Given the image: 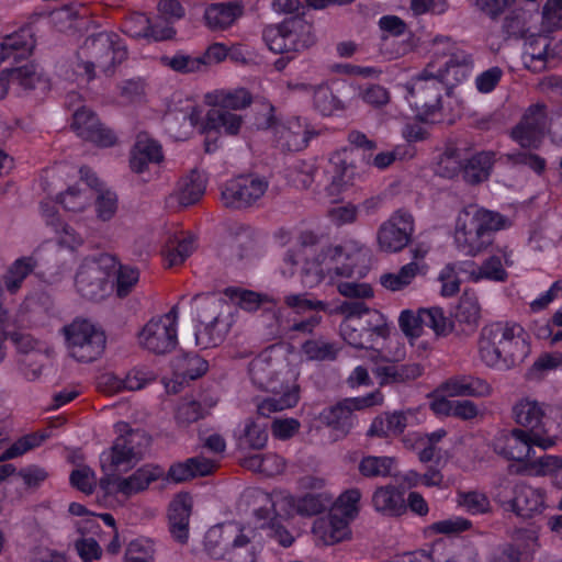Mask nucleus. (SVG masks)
<instances>
[{
	"mask_svg": "<svg viewBox=\"0 0 562 562\" xmlns=\"http://www.w3.org/2000/svg\"><path fill=\"white\" fill-rule=\"evenodd\" d=\"M481 360L491 368L508 370L521 363L530 352L528 335L514 322H495L480 333Z\"/></svg>",
	"mask_w": 562,
	"mask_h": 562,
	"instance_id": "1",
	"label": "nucleus"
},
{
	"mask_svg": "<svg viewBox=\"0 0 562 562\" xmlns=\"http://www.w3.org/2000/svg\"><path fill=\"white\" fill-rule=\"evenodd\" d=\"M282 361L272 357L271 350H265L248 366L252 383L272 395L263 398L258 405V414L269 417L271 413L291 408L299 402L297 391L284 386L280 379Z\"/></svg>",
	"mask_w": 562,
	"mask_h": 562,
	"instance_id": "2",
	"label": "nucleus"
},
{
	"mask_svg": "<svg viewBox=\"0 0 562 562\" xmlns=\"http://www.w3.org/2000/svg\"><path fill=\"white\" fill-rule=\"evenodd\" d=\"M505 218L475 206L462 210L454 231V244L464 256L475 257L492 243V233L504 227Z\"/></svg>",
	"mask_w": 562,
	"mask_h": 562,
	"instance_id": "3",
	"label": "nucleus"
},
{
	"mask_svg": "<svg viewBox=\"0 0 562 562\" xmlns=\"http://www.w3.org/2000/svg\"><path fill=\"white\" fill-rule=\"evenodd\" d=\"M368 251L357 241L346 240L340 245L327 246L317 256L316 262L310 268L302 270L301 281L306 288H313L324 279V269L322 265H327L328 271H334L336 276L350 278L355 274H361L357 270L359 263L367 260Z\"/></svg>",
	"mask_w": 562,
	"mask_h": 562,
	"instance_id": "4",
	"label": "nucleus"
},
{
	"mask_svg": "<svg viewBox=\"0 0 562 562\" xmlns=\"http://www.w3.org/2000/svg\"><path fill=\"white\" fill-rule=\"evenodd\" d=\"M249 503L257 507L254 515L258 528L266 529L267 536L277 540L283 547H290L294 538L282 526L281 519L290 516L294 510V498L282 492L267 493L260 488H252L246 493Z\"/></svg>",
	"mask_w": 562,
	"mask_h": 562,
	"instance_id": "5",
	"label": "nucleus"
},
{
	"mask_svg": "<svg viewBox=\"0 0 562 562\" xmlns=\"http://www.w3.org/2000/svg\"><path fill=\"white\" fill-rule=\"evenodd\" d=\"M429 64L405 87V99L423 122L434 123L441 111L442 93L448 89L447 71H434Z\"/></svg>",
	"mask_w": 562,
	"mask_h": 562,
	"instance_id": "6",
	"label": "nucleus"
},
{
	"mask_svg": "<svg viewBox=\"0 0 562 562\" xmlns=\"http://www.w3.org/2000/svg\"><path fill=\"white\" fill-rule=\"evenodd\" d=\"M127 58V48L122 38L112 32H100L88 36L78 52V69L88 80L94 78V69L105 74Z\"/></svg>",
	"mask_w": 562,
	"mask_h": 562,
	"instance_id": "7",
	"label": "nucleus"
},
{
	"mask_svg": "<svg viewBox=\"0 0 562 562\" xmlns=\"http://www.w3.org/2000/svg\"><path fill=\"white\" fill-rule=\"evenodd\" d=\"M262 40L276 54H291L294 58L316 43L314 26L304 14H294L280 23L270 24L262 30Z\"/></svg>",
	"mask_w": 562,
	"mask_h": 562,
	"instance_id": "8",
	"label": "nucleus"
},
{
	"mask_svg": "<svg viewBox=\"0 0 562 562\" xmlns=\"http://www.w3.org/2000/svg\"><path fill=\"white\" fill-rule=\"evenodd\" d=\"M116 428L121 435L115 439L111 450L103 452L100 459L102 470L108 474L125 470L136 463L149 442L143 430H133L124 423L117 424Z\"/></svg>",
	"mask_w": 562,
	"mask_h": 562,
	"instance_id": "9",
	"label": "nucleus"
},
{
	"mask_svg": "<svg viewBox=\"0 0 562 562\" xmlns=\"http://www.w3.org/2000/svg\"><path fill=\"white\" fill-rule=\"evenodd\" d=\"M61 333L69 356L79 362H92L104 351L105 335L89 321L75 319L65 325Z\"/></svg>",
	"mask_w": 562,
	"mask_h": 562,
	"instance_id": "10",
	"label": "nucleus"
},
{
	"mask_svg": "<svg viewBox=\"0 0 562 562\" xmlns=\"http://www.w3.org/2000/svg\"><path fill=\"white\" fill-rule=\"evenodd\" d=\"M115 261L110 256L85 259L75 276L77 293L90 301H99L106 296L109 278Z\"/></svg>",
	"mask_w": 562,
	"mask_h": 562,
	"instance_id": "11",
	"label": "nucleus"
},
{
	"mask_svg": "<svg viewBox=\"0 0 562 562\" xmlns=\"http://www.w3.org/2000/svg\"><path fill=\"white\" fill-rule=\"evenodd\" d=\"M178 306L158 317L149 319L139 333V345L156 355H165L178 344Z\"/></svg>",
	"mask_w": 562,
	"mask_h": 562,
	"instance_id": "12",
	"label": "nucleus"
},
{
	"mask_svg": "<svg viewBox=\"0 0 562 562\" xmlns=\"http://www.w3.org/2000/svg\"><path fill=\"white\" fill-rule=\"evenodd\" d=\"M372 319L349 318L340 324V336L358 349H373L380 338L385 339L390 329L382 314L371 313Z\"/></svg>",
	"mask_w": 562,
	"mask_h": 562,
	"instance_id": "13",
	"label": "nucleus"
},
{
	"mask_svg": "<svg viewBox=\"0 0 562 562\" xmlns=\"http://www.w3.org/2000/svg\"><path fill=\"white\" fill-rule=\"evenodd\" d=\"M268 189L263 177L245 175L227 181L222 189V202L226 207L246 209L260 200Z\"/></svg>",
	"mask_w": 562,
	"mask_h": 562,
	"instance_id": "14",
	"label": "nucleus"
},
{
	"mask_svg": "<svg viewBox=\"0 0 562 562\" xmlns=\"http://www.w3.org/2000/svg\"><path fill=\"white\" fill-rule=\"evenodd\" d=\"M554 439L536 440V437L527 430L515 428L510 431H502L493 439L492 447L495 453L507 460L524 461L530 457L532 446L542 449L552 447Z\"/></svg>",
	"mask_w": 562,
	"mask_h": 562,
	"instance_id": "15",
	"label": "nucleus"
},
{
	"mask_svg": "<svg viewBox=\"0 0 562 562\" xmlns=\"http://www.w3.org/2000/svg\"><path fill=\"white\" fill-rule=\"evenodd\" d=\"M383 402V394L375 390L364 396L345 398L323 411L322 419L328 426L347 434L353 425V411L363 409Z\"/></svg>",
	"mask_w": 562,
	"mask_h": 562,
	"instance_id": "16",
	"label": "nucleus"
},
{
	"mask_svg": "<svg viewBox=\"0 0 562 562\" xmlns=\"http://www.w3.org/2000/svg\"><path fill=\"white\" fill-rule=\"evenodd\" d=\"M514 496L508 498L503 491H497L494 499L506 510L520 517H532L540 514L544 505V491L526 483H518L513 488Z\"/></svg>",
	"mask_w": 562,
	"mask_h": 562,
	"instance_id": "17",
	"label": "nucleus"
},
{
	"mask_svg": "<svg viewBox=\"0 0 562 562\" xmlns=\"http://www.w3.org/2000/svg\"><path fill=\"white\" fill-rule=\"evenodd\" d=\"M414 218L411 213L398 210L378 231V244L385 252L401 251L411 241Z\"/></svg>",
	"mask_w": 562,
	"mask_h": 562,
	"instance_id": "18",
	"label": "nucleus"
},
{
	"mask_svg": "<svg viewBox=\"0 0 562 562\" xmlns=\"http://www.w3.org/2000/svg\"><path fill=\"white\" fill-rule=\"evenodd\" d=\"M338 292L349 299L338 304L334 310H328L329 314L336 313L342 315L344 319L349 318H364L372 319L371 313H379L375 310H370L362 299L373 296V290L368 283L357 282H340L337 285Z\"/></svg>",
	"mask_w": 562,
	"mask_h": 562,
	"instance_id": "19",
	"label": "nucleus"
},
{
	"mask_svg": "<svg viewBox=\"0 0 562 562\" xmlns=\"http://www.w3.org/2000/svg\"><path fill=\"white\" fill-rule=\"evenodd\" d=\"M515 422L524 427L536 440L554 439L549 435L552 423L546 415L543 405L530 398L518 401L513 407Z\"/></svg>",
	"mask_w": 562,
	"mask_h": 562,
	"instance_id": "20",
	"label": "nucleus"
},
{
	"mask_svg": "<svg viewBox=\"0 0 562 562\" xmlns=\"http://www.w3.org/2000/svg\"><path fill=\"white\" fill-rule=\"evenodd\" d=\"M559 56L551 48V41L542 34H529L524 42L521 60L528 70L535 74L542 72L554 67Z\"/></svg>",
	"mask_w": 562,
	"mask_h": 562,
	"instance_id": "21",
	"label": "nucleus"
},
{
	"mask_svg": "<svg viewBox=\"0 0 562 562\" xmlns=\"http://www.w3.org/2000/svg\"><path fill=\"white\" fill-rule=\"evenodd\" d=\"M546 124V106L539 103L530 105L521 121L512 131V137L521 147L536 148L543 136Z\"/></svg>",
	"mask_w": 562,
	"mask_h": 562,
	"instance_id": "22",
	"label": "nucleus"
},
{
	"mask_svg": "<svg viewBox=\"0 0 562 562\" xmlns=\"http://www.w3.org/2000/svg\"><path fill=\"white\" fill-rule=\"evenodd\" d=\"M71 126L79 137L98 146L109 147L115 144L114 133L103 126L95 114L86 108L74 113Z\"/></svg>",
	"mask_w": 562,
	"mask_h": 562,
	"instance_id": "23",
	"label": "nucleus"
},
{
	"mask_svg": "<svg viewBox=\"0 0 562 562\" xmlns=\"http://www.w3.org/2000/svg\"><path fill=\"white\" fill-rule=\"evenodd\" d=\"M348 149L335 153L325 169L327 183L326 193L333 201H336L339 194L352 182L355 167L347 161Z\"/></svg>",
	"mask_w": 562,
	"mask_h": 562,
	"instance_id": "24",
	"label": "nucleus"
},
{
	"mask_svg": "<svg viewBox=\"0 0 562 562\" xmlns=\"http://www.w3.org/2000/svg\"><path fill=\"white\" fill-rule=\"evenodd\" d=\"M272 130L277 146L289 151H299L305 148L314 134L305 121L300 117L274 124Z\"/></svg>",
	"mask_w": 562,
	"mask_h": 562,
	"instance_id": "25",
	"label": "nucleus"
},
{
	"mask_svg": "<svg viewBox=\"0 0 562 562\" xmlns=\"http://www.w3.org/2000/svg\"><path fill=\"white\" fill-rule=\"evenodd\" d=\"M164 160V153L158 140L142 132L136 136L130 154V167L136 173H143L150 165H158Z\"/></svg>",
	"mask_w": 562,
	"mask_h": 562,
	"instance_id": "26",
	"label": "nucleus"
},
{
	"mask_svg": "<svg viewBox=\"0 0 562 562\" xmlns=\"http://www.w3.org/2000/svg\"><path fill=\"white\" fill-rule=\"evenodd\" d=\"M35 47V38L31 27H22L7 35L0 42V65L5 61L19 63L27 58Z\"/></svg>",
	"mask_w": 562,
	"mask_h": 562,
	"instance_id": "27",
	"label": "nucleus"
},
{
	"mask_svg": "<svg viewBox=\"0 0 562 562\" xmlns=\"http://www.w3.org/2000/svg\"><path fill=\"white\" fill-rule=\"evenodd\" d=\"M191 509L192 499L188 495H178L169 505V531L172 538L182 544L189 539Z\"/></svg>",
	"mask_w": 562,
	"mask_h": 562,
	"instance_id": "28",
	"label": "nucleus"
},
{
	"mask_svg": "<svg viewBox=\"0 0 562 562\" xmlns=\"http://www.w3.org/2000/svg\"><path fill=\"white\" fill-rule=\"evenodd\" d=\"M244 13L240 1L212 3L205 8L204 21L212 31H222L232 26Z\"/></svg>",
	"mask_w": 562,
	"mask_h": 562,
	"instance_id": "29",
	"label": "nucleus"
},
{
	"mask_svg": "<svg viewBox=\"0 0 562 562\" xmlns=\"http://www.w3.org/2000/svg\"><path fill=\"white\" fill-rule=\"evenodd\" d=\"M164 474L160 467L146 464L127 477H117L115 480L116 492L128 497L145 491L150 483L159 480Z\"/></svg>",
	"mask_w": 562,
	"mask_h": 562,
	"instance_id": "30",
	"label": "nucleus"
},
{
	"mask_svg": "<svg viewBox=\"0 0 562 562\" xmlns=\"http://www.w3.org/2000/svg\"><path fill=\"white\" fill-rule=\"evenodd\" d=\"M440 390L448 396L484 397L491 394V386L482 379L472 375H456L446 380Z\"/></svg>",
	"mask_w": 562,
	"mask_h": 562,
	"instance_id": "31",
	"label": "nucleus"
},
{
	"mask_svg": "<svg viewBox=\"0 0 562 562\" xmlns=\"http://www.w3.org/2000/svg\"><path fill=\"white\" fill-rule=\"evenodd\" d=\"M199 324L231 318L229 307L216 294H199L192 299Z\"/></svg>",
	"mask_w": 562,
	"mask_h": 562,
	"instance_id": "32",
	"label": "nucleus"
},
{
	"mask_svg": "<svg viewBox=\"0 0 562 562\" xmlns=\"http://www.w3.org/2000/svg\"><path fill=\"white\" fill-rule=\"evenodd\" d=\"M372 505L387 517H400L406 513L404 494L393 485L378 487L372 495Z\"/></svg>",
	"mask_w": 562,
	"mask_h": 562,
	"instance_id": "33",
	"label": "nucleus"
},
{
	"mask_svg": "<svg viewBox=\"0 0 562 562\" xmlns=\"http://www.w3.org/2000/svg\"><path fill=\"white\" fill-rule=\"evenodd\" d=\"M236 531H238V528L233 524L217 525L210 528L204 536L206 553L215 560L226 559Z\"/></svg>",
	"mask_w": 562,
	"mask_h": 562,
	"instance_id": "34",
	"label": "nucleus"
},
{
	"mask_svg": "<svg viewBox=\"0 0 562 562\" xmlns=\"http://www.w3.org/2000/svg\"><path fill=\"white\" fill-rule=\"evenodd\" d=\"M313 532L324 544L331 546L349 536V522L329 512L327 517L314 522Z\"/></svg>",
	"mask_w": 562,
	"mask_h": 562,
	"instance_id": "35",
	"label": "nucleus"
},
{
	"mask_svg": "<svg viewBox=\"0 0 562 562\" xmlns=\"http://www.w3.org/2000/svg\"><path fill=\"white\" fill-rule=\"evenodd\" d=\"M291 88L294 90L312 92L314 109L324 116L333 115L337 111L344 109L341 100L334 93L333 89L327 83H321L317 86L297 83Z\"/></svg>",
	"mask_w": 562,
	"mask_h": 562,
	"instance_id": "36",
	"label": "nucleus"
},
{
	"mask_svg": "<svg viewBox=\"0 0 562 562\" xmlns=\"http://www.w3.org/2000/svg\"><path fill=\"white\" fill-rule=\"evenodd\" d=\"M409 416H412L409 413L397 411L379 415L372 420L367 436L379 438L398 436L408 426Z\"/></svg>",
	"mask_w": 562,
	"mask_h": 562,
	"instance_id": "37",
	"label": "nucleus"
},
{
	"mask_svg": "<svg viewBox=\"0 0 562 562\" xmlns=\"http://www.w3.org/2000/svg\"><path fill=\"white\" fill-rule=\"evenodd\" d=\"M341 346L324 336H313L301 346V352L308 361H335Z\"/></svg>",
	"mask_w": 562,
	"mask_h": 562,
	"instance_id": "38",
	"label": "nucleus"
},
{
	"mask_svg": "<svg viewBox=\"0 0 562 562\" xmlns=\"http://www.w3.org/2000/svg\"><path fill=\"white\" fill-rule=\"evenodd\" d=\"M231 325V318L199 324L194 333L195 345L201 349L218 346L224 341Z\"/></svg>",
	"mask_w": 562,
	"mask_h": 562,
	"instance_id": "39",
	"label": "nucleus"
},
{
	"mask_svg": "<svg viewBox=\"0 0 562 562\" xmlns=\"http://www.w3.org/2000/svg\"><path fill=\"white\" fill-rule=\"evenodd\" d=\"M243 117L213 103L206 113L205 127L228 135H236L241 126Z\"/></svg>",
	"mask_w": 562,
	"mask_h": 562,
	"instance_id": "40",
	"label": "nucleus"
},
{
	"mask_svg": "<svg viewBox=\"0 0 562 562\" xmlns=\"http://www.w3.org/2000/svg\"><path fill=\"white\" fill-rule=\"evenodd\" d=\"M427 265L411 261L404 265L396 273H384L380 277V283L387 290L396 292L408 286L414 279L426 274Z\"/></svg>",
	"mask_w": 562,
	"mask_h": 562,
	"instance_id": "41",
	"label": "nucleus"
},
{
	"mask_svg": "<svg viewBox=\"0 0 562 562\" xmlns=\"http://www.w3.org/2000/svg\"><path fill=\"white\" fill-rule=\"evenodd\" d=\"M386 362L385 366H379L375 373L381 378L382 383H400L414 380L422 375L423 369L418 363H394L395 360H391L383 357Z\"/></svg>",
	"mask_w": 562,
	"mask_h": 562,
	"instance_id": "42",
	"label": "nucleus"
},
{
	"mask_svg": "<svg viewBox=\"0 0 562 562\" xmlns=\"http://www.w3.org/2000/svg\"><path fill=\"white\" fill-rule=\"evenodd\" d=\"M465 160V148H461L453 143H449L438 158L436 173L440 177L451 179L459 175L461 170L464 171Z\"/></svg>",
	"mask_w": 562,
	"mask_h": 562,
	"instance_id": "43",
	"label": "nucleus"
},
{
	"mask_svg": "<svg viewBox=\"0 0 562 562\" xmlns=\"http://www.w3.org/2000/svg\"><path fill=\"white\" fill-rule=\"evenodd\" d=\"M454 318L473 331L481 319V305L474 291L465 290L456 308Z\"/></svg>",
	"mask_w": 562,
	"mask_h": 562,
	"instance_id": "44",
	"label": "nucleus"
},
{
	"mask_svg": "<svg viewBox=\"0 0 562 562\" xmlns=\"http://www.w3.org/2000/svg\"><path fill=\"white\" fill-rule=\"evenodd\" d=\"M493 151H481L473 155L471 158L467 156L464 162V179L471 184H476L485 181L491 173L494 164Z\"/></svg>",
	"mask_w": 562,
	"mask_h": 562,
	"instance_id": "45",
	"label": "nucleus"
},
{
	"mask_svg": "<svg viewBox=\"0 0 562 562\" xmlns=\"http://www.w3.org/2000/svg\"><path fill=\"white\" fill-rule=\"evenodd\" d=\"M36 267V261L33 257H22L16 259L7 270L3 276L4 289L10 293H16L23 281L30 276Z\"/></svg>",
	"mask_w": 562,
	"mask_h": 562,
	"instance_id": "46",
	"label": "nucleus"
},
{
	"mask_svg": "<svg viewBox=\"0 0 562 562\" xmlns=\"http://www.w3.org/2000/svg\"><path fill=\"white\" fill-rule=\"evenodd\" d=\"M195 249L196 239L192 235H181L170 239L165 250L168 267L183 263Z\"/></svg>",
	"mask_w": 562,
	"mask_h": 562,
	"instance_id": "47",
	"label": "nucleus"
},
{
	"mask_svg": "<svg viewBox=\"0 0 562 562\" xmlns=\"http://www.w3.org/2000/svg\"><path fill=\"white\" fill-rule=\"evenodd\" d=\"M470 279L474 282L480 280H490L494 282H504L508 273L503 267L502 257L493 255L485 259L481 266L468 267Z\"/></svg>",
	"mask_w": 562,
	"mask_h": 562,
	"instance_id": "48",
	"label": "nucleus"
},
{
	"mask_svg": "<svg viewBox=\"0 0 562 562\" xmlns=\"http://www.w3.org/2000/svg\"><path fill=\"white\" fill-rule=\"evenodd\" d=\"M396 460L387 456H364L358 464L359 473L367 479L386 477L392 474Z\"/></svg>",
	"mask_w": 562,
	"mask_h": 562,
	"instance_id": "49",
	"label": "nucleus"
},
{
	"mask_svg": "<svg viewBox=\"0 0 562 562\" xmlns=\"http://www.w3.org/2000/svg\"><path fill=\"white\" fill-rule=\"evenodd\" d=\"M468 267H474L473 261H460L447 263L439 273V281L441 282V295L451 297L460 290L459 273H469Z\"/></svg>",
	"mask_w": 562,
	"mask_h": 562,
	"instance_id": "50",
	"label": "nucleus"
},
{
	"mask_svg": "<svg viewBox=\"0 0 562 562\" xmlns=\"http://www.w3.org/2000/svg\"><path fill=\"white\" fill-rule=\"evenodd\" d=\"M93 198L94 193L91 189L77 183L61 193L58 196V201L66 211L78 213L90 206Z\"/></svg>",
	"mask_w": 562,
	"mask_h": 562,
	"instance_id": "51",
	"label": "nucleus"
},
{
	"mask_svg": "<svg viewBox=\"0 0 562 562\" xmlns=\"http://www.w3.org/2000/svg\"><path fill=\"white\" fill-rule=\"evenodd\" d=\"M9 75L11 77L12 85H18L23 90H33L36 88L45 90L48 88L47 80L33 64L10 68Z\"/></svg>",
	"mask_w": 562,
	"mask_h": 562,
	"instance_id": "52",
	"label": "nucleus"
},
{
	"mask_svg": "<svg viewBox=\"0 0 562 562\" xmlns=\"http://www.w3.org/2000/svg\"><path fill=\"white\" fill-rule=\"evenodd\" d=\"M206 181L204 176L193 170L191 173L183 179L179 189V203L184 206L196 203L205 192Z\"/></svg>",
	"mask_w": 562,
	"mask_h": 562,
	"instance_id": "53",
	"label": "nucleus"
},
{
	"mask_svg": "<svg viewBox=\"0 0 562 562\" xmlns=\"http://www.w3.org/2000/svg\"><path fill=\"white\" fill-rule=\"evenodd\" d=\"M360 498L358 488L347 490L334 502L330 513L350 522L358 515Z\"/></svg>",
	"mask_w": 562,
	"mask_h": 562,
	"instance_id": "54",
	"label": "nucleus"
},
{
	"mask_svg": "<svg viewBox=\"0 0 562 562\" xmlns=\"http://www.w3.org/2000/svg\"><path fill=\"white\" fill-rule=\"evenodd\" d=\"M173 368L183 379L194 380L207 371V362L198 355L187 353L173 360Z\"/></svg>",
	"mask_w": 562,
	"mask_h": 562,
	"instance_id": "55",
	"label": "nucleus"
},
{
	"mask_svg": "<svg viewBox=\"0 0 562 562\" xmlns=\"http://www.w3.org/2000/svg\"><path fill=\"white\" fill-rule=\"evenodd\" d=\"M422 323L438 336H446L453 329L452 321L446 316L443 310L438 306L422 308Z\"/></svg>",
	"mask_w": 562,
	"mask_h": 562,
	"instance_id": "56",
	"label": "nucleus"
},
{
	"mask_svg": "<svg viewBox=\"0 0 562 562\" xmlns=\"http://www.w3.org/2000/svg\"><path fill=\"white\" fill-rule=\"evenodd\" d=\"M526 549L516 542H503L492 547L485 562H521Z\"/></svg>",
	"mask_w": 562,
	"mask_h": 562,
	"instance_id": "57",
	"label": "nucleus"
},
{
	"mask_svg": "<svg viewBox=\"0 0 562 562\" xmlns=\"http://www.w3.org/2000/svg\"><path fill=\"white\" fill-rule=\"evenodd\" d=\"M213 103L233 112L250 105L251 95L246 89L243 88L233 91H218L214 94Z\"/></svg>",
	"mask_w": 562,
	"mask_h": 562,
	"instance_id": "58",
	"label": "nucleus"
},
{
	"mask_svg": "<svg viewBox=\"0 0 562 562\" xmlns=\"http://www.w3.org/2000/svg\"><path fill=\"white\" fill-rule=\"evenodd\" d=\"M457 503L472 515L486 514L491 510L488 497L479 491L458 492Z\"/></svg>",
	"mask_w": 562,
	"mask_h": 562,
	"instance_id": "59",
	"label": "nucleus"
},
{
	"mask_svg": "<svg viewBox=\"0 0 562 562\" xmlns=\"http://www.w3.org/2000/svg\"><path fill=\"white\" fill-rule=\"evenodd\" d=\"M139 282V270L128 265H120L116 270L115 293L120 299L128 296Z\"/></svg>",
	"mask_w": 562,
	"mask_h": 562,
	"instance_id": "60",
	"label": "nucleus"
},
{
	"mask_svg": "<svg viewBox=\"0 0 562 562\" xmlns=\"http://www.w3.org/2000/svg\"><path fill=\"white\" fill-rule=\"evenodd\" d=\"M165 65L181 74H190L202 70L206 66L204 57L191 56L178 53L171 57L162 58Z\"/></svg>",
	"mask_w": 562,
	"mask_h": 562,
	"instance_id": "61",
	"label": "nucleus"
},
{
	"mask_svg": "<svg viewBox=\"0 0 562 562\" xmlns=\"http://www.w3.org/2000/svg\"><path fill=\"white\" fill-rule=\"evenodd\" d=\"M267 440L268 432L265 427L251 420L245 423L243 435L239 437L240 447L259 450L266 446Z\"/></svg>",
	"mask_w": 562,
	"mask_h": 562,
	"instance_id": "62",
	"label": "nucleus"
},
{
	"mask_svg": "<svg viewBox=\"0 0 562 562\" xmlns=\"http://www.w3.org/2000/svg\"><path fill=\"white\" fill-rule=\"evenodd\" d=\"M283 302L289 308L293 310L297 314H302L308 311H328V304L326 302L321 300H312L305 293L288 294L284 296Z\"/></svg>",
	"mask_w": 562,
	"mask_h": 562,
	"instance_id": "63",
	"label": "nucleus"
},
{
	"mask_svg": "<svg viewBox=\"0 0 562 562\" xmlns=\"http://www.w3.org/2000/svg\"><path fill=\"white\" fill-rule=\"evenodd\" d=\"M226 559L231 562H255V553L249 546V539L239 529L233 538Z\"/></svg>",
	"mask_w": 562,
	"mask_h": 562,
	"instance_id": "64",
	"label": "nucleus"
}]
</instances>
